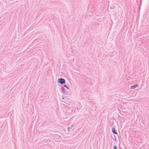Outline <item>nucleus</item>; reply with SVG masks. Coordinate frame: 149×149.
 <instances>
[{
    "label": "nucleus",
    "instance_id": "5",
    "mask_svg": "<svg viewBox=\"0 0 149 149\" xmlns=\"http://www.w3.org/2000/svg\"><path fill=\"white\" fill-rule=\"evenodd\" d=\"M64 86L65 87H66V88H68V87H67V86L66 85H64Z\"/></svg>",
    "mask_w": 149,
    "mask_h": 149
},
{
    "label": "nucleus",
    "instance_id": "1",
    "mask_svg": "<svg viewBox=\"0 0 149 149\" xmlns=\"http://www.w3.org/2000/svg\"><path fill=\"white\" fill-rule=\"evenodd\" d=\"M58 82L61 84H63L65 83V81L63 79H58Z\"/></svg>",
    "mask_w": 149,
    "mask_h": 149
},
{
    "label": "nucleus",
    "instance_id": "4",
    "mask_svg": "<svg viewBox=\"0 0 149 149\" xmlns=\"http://www.w3.org/2000/svg\"><path fill=\"white\" fill-rule=\"evenodd\" d=\"M114 149H117L116 147V146H114Z\"/></svg>",
    "mask_w": 149,
    "mask_h": 149
},
{
    "label": "nucleus",
    "instance_id": "2",
    "mask_svg": "<svg viewBox=\"0 0 149 149\" xmlns=\"http://www.w3.org/2000/svg\"><path fill=\"white\" fill-rule=\"evenodd\" d=\"M138 86V85H136L134 86H131V88L132 89H134L136 87Z\"/></svg>",
    "mask_w": 149,
    "mask_h": 149
},
{
    "label": "nucleus",
    "instance_id": "3",
    "mask_svg": "<svg viewBox=\"0 0 149 149\" xmlns=\"http://www.w3.org/2000/svg\"><path fill=\"white\" fill-rule=\"evenodd\" d=\"M112 131L115 134H117V133L116 132V131L115 130V129L114 128H112Z\"/></svg>",
    "mask_w": 149,
    "mask_h": 149
}]
</instances>
